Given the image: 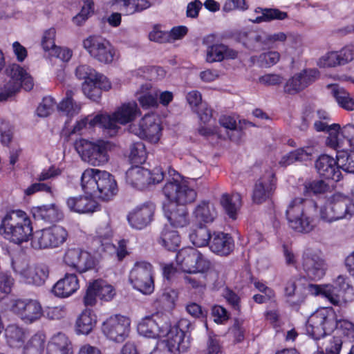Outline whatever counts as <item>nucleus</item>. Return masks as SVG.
<instances>
[{
	"label": "nucleus",
	"instance_id": "nucleus-29",
	"mask_svg": "<svg viewBox=\"0 0 354 354\" xmlns=\"http://www.w3.org/2000/svg\"><path fill=\"white\" fill-rule=\"evenodd\" d=\"M183 177L171 167L167 168L166 183L162 188L165 197L168 200L167 203H172L176 196L179 194L183 183Z\"/></svg>",
	"mask_w": 354,
	"mask_h": 354
},
{
	"label": "nucleus",
	"instance_id": "nucleus-36",
	"mask_svg": "<svg viewBox=\"0 0 354 354\" xmlns=\"http://www.w3.org/2000/svg\"><path fill=\"white\" fill-rule=\"evenodd\" d=\"M1 303L6 306L4 310H42L37 299H12L6 297L1 300Z\"/></svg>",
	"mask_w": 354,
	"mask_h": 354
},
{
	"label": "nucleus",
	"instance_id": "nucleus-12",
	"mask_svg": "<svg viewBox=\"0 0 354 354\" xmlns=\"http://www.w3.org/2000/svg\"><path fill=\"white\" fill-rule=\"evenodd\" d=\"M233 39L252 52L268 49V32L255 30H240L234 32Z\"/></svg>",
	"mask_w": 354,
	"mask_h": 354
},
{
	"label": "nucleus",
	"instance_id": "nucleus-5",
	"mask_svg": "<svg viewBox=\"0 0 354 354\" xmlns=\"http://www.w3.org/2000/svg\"><path fill=\"white\" fill-rule=\"evenodd\" d=\"M319 295L326 298L335 306L342 307L352 300L353 288L350 279L346 275H339L330 284L319 285Z\"/></svg>",
	"mask_w": 354,
	"mask_h": 354
},
{
	"label": "nucleus",
	"instance_id": "nucleus-56",
	"mask_svg": "<svg viewBox=\"0 0 354 354\" xmlns=\"http://www.w3.org/2000/svg\"><path fill=\"white\" fill-rule=\"evenodd\" d=\"M97 297L101 301H110L115 295V288L102 279L94 280Z\"/></svg>",
	"mask_w": 354,
	"mask_h": 354
},
{
	"label": "nucleus",
	"instance_id": "nucleus-2",
	"mask_svg": "<svg viewBox=\"0 0 354 354\" xmlns=\"http://www.w3.org/2000/svg\"><path fill=\"white\" fill-rule=\"evenodd\" d=\"M32 223L27 213L21 209H10L1 217L0 235L10 243L21 245L33 235Z\"/></svg>",
	"mask_w": 354,
	"mask_h": 354
},
{
	"label": "nucleus",
	"instance_id": "nucleus-37",
	"mask_svg": "<svg viewBox=\"0 0 354 354\" xmlns=\"http://www.w3.org/2000/svg\"><path fill=\"white\" fill-rule=\"evenodd\" d=\"M111 4L119 5L120 10L123 12L124 15L142 12L151 6L148 0H112Z\"/></svg>",
	"mask_w": 354,
	"mask_h": 354
},
{
	"label": "nucleus",
	"instance_id": "nucleus-3",
	"mask_svg": "<svg viewBox=\"0 0 354 354\" xmlns=\"http://www.w3.org/2000/svg\"><path fill=\"white\" fill-rule=\"evenodd\" d=\"M353 214V200L338 192L328 197L319 209L321 220L329 223L344 218H350Z\"/></svg>",
	"mask_w": 354,
	"mask_h": 354
},
{
	"label": "nucleus",
	"instance_id": "nucleus-18",
	"mask_svg": "<svg viewBox=\"0 0 354 354\" xmlns=\"http://www.w3.org/2000/svg\"><path fill=\"white\" fill-rule=\"evenodd\" d=\"M315 167L320 177L338 182L342 178L337 158L327 154H321L315 162Z\"/></svg>",
	"mask_w": 354,
	"mask_h": 354
},
{
	"label": "nucleus",
	"instance_id": "nucleus-62",
	"mask_svg": "<svg viewBox=\"0 0 354 354\" xmlns=\"http://www.w3.org/2000/svg\"><path fill=\"white\" fill-rule=\"evenodd\" d=\"M206 275L199 274H188L184 276L185 283L192 288H205L206 287Z\"/></svg>",
	"mask_w": 354,
	"mask_h": 354
},
{
	"label": "nucleus",
	"instance_id": "nucleus-33",
	"mask_svg": "<svg viewBox=\"0 0 354 354\" xmlns=\"http://www.w3.org/2000/svg\"><path fill=\"white\" fill-rule=\"evenodd\" d=\"M199 251L194 248H184L178 250L176 256L177 263L187 274H192V270L197 264Z\"/></svg>",
	"mask_w": 354,
	"mask_h": 354
},
{
	"label": "nucleus",
	"instance_id": "nucleus-34",
	"mask_svg": "<svg viewBox=\"0 0 354 354\" xmlns=\"http://www.w3.org/2000/svg\"><path fill=\"white\" fill-rule=\"evenodd\" d=\"M46 354H73L71 342L64 333H57L48 342Z\"/></svg>",
	"mask_w": 354,
	"mask_h": 354
},
{
	"label": "nucleus",
	"instance_id": "nucleus-30",
	"mask_svg": "<svg viewBox=\"0 0 354 354\" xmlns=\"http://www.w3.org/2000/svg\"><path fill=\"white\" fill-rule=\"evenodd\" d=\"M20 274L26 283L41 286L48 277L49 269L46 265L40 263L34 266H28L21 271Z\"/></svg>",
	"mask_w": 354,
	"mask_h": 354
},
{
	"label": "nucleus",
	"instance_id": "nucleus-11",
	"mask_svg": "<svg viewBox=\"0 0 354 354\" xmlns=\"http://www.w3.org/2000/svg\"><path fill=\"white\" fill-rule=\"evenodd\" d=\"M283 291L288 298L297 295L299 299L293 304L299 306L304 301L307 294L318 296L320 286L310 283L306 277L297 274L292 276L286 281Z\"/></svg>",
	"mask_w": 354,
	"mask_h": 354
},
{
	"label": "nucleus",
	"instance_id": "nucleus-22",
	"mask_svg": "<svg viewBox=\"0 0 354 354\" xmlns=\"http://www.w3.org/2000/svg\"><path fill=\"white\" fill-rule=\"evenodd\" d=\"M303 269L311 280H319L325 275L324 261L312 252H305L302 257Z\"/></svg>",
	"mask_w": 354,
	"mask_h": 354
},
{
	"label": "nucleus",
	"instance_id": "nucleus-41",
	"mask_svg": "<svg viewBox=\"0 0 354 354\" xmlns=\"http://www.w3.org/2000/svg\"><path fill=\"white\" fill-rule=\"evenodd\" d=\"M74 95L73 90H67L65 97L57 105V109L68 118L77 115L81 110V104L73 99Z\"/></svg>",
	"mask_w": 354,
	"mask_h": 354
},
{
	"label": "nucleus",
	"instance_id": "nucleus-61",
	"mask_svg": "<svg viewBox=\"0 0 354 354\" xmlns=\"http://www.w3.org/2000/svg\"><path fill=\"white\" fill-rule=\"evenodd\" d=\"M56 102L51 96H46L37 108V114L39 117H47L54 110Z\"/></svg>",
	"mask_w": 354,
	"mask_h": 354
},
{
	"label": "nucleus",
	"instance_id": "nucleus-59",
	"mask_svg": "<svg viewBox=\"0 0 354 354\" xmlns=\"http://www.w3.org/2000/svg\"><path fill=\"white\" fill-rule=\"evenodd\" d=\"M15 318L22 324H31L43 317V311H13Z\"/></svg>",
	"mask_w": 354,
	"mask_h": 354
},
{
	"label": "nucleus",
	"instance_id": "nucleus-43",
	"mask_svg": "<svg viewBox=\"0 0 354 354\" xmlns=\"http://www.w3.org/2000/svg\"><path fill=\"white\" fill-rule=\"evenodd\" d=\"M7 344L12 348L21 347L26 339V333L24 328L16 324H10L5 330Z\"/></svg>",
	"mask_w": 354,
	"mask_h": 354
},
{
	"label": "nucleus",
	"instance_id": "nucleus-8",
	"mask_svg": "<svg viewBox=\"0 0 354 354\" xmlns=\"http://www.w3.org/2000/svg\"><path fill=\"white\" fill-rule=\"evenodd\" d=\"M83 46L94 59L104 64H111L118 59L119 53L106 39L90 35L83 41Z\"/></svg>",
	"mask_w": 354,
	"mask_h": 354
},
{
	"label": "nucleus",
	"instance_id": "nucleus-38",
	"mask_svg": "<svg viewBox=\"0 0 354 354\" xmlns=\"http://www.w3.org/2000/svg\"><path fill=\"white\" fill-rule=\"evenodd\" d=\"M100 170L97 169L88 168L84 170L81 176V186L83 192L90 196H95L97 189V178L99 176Z\"/></svg>",
	"mask_w": 354,
	"mask_h": 354
},
{
	"label": "nucleus",
	"instance_id": "nucleus-54",
	"mask_svg": "<svg viewBox=\"0 0 354 354\" xmlns=\"http://www.w3.org/2000/svg\"><path fill=\"white\" fill-rule=\"evenodd\" d=\"M153 318L159 328L161 335H165L171 328L174 320H171V311H156L153 314Z\"/></svg>",
	"mask_w": 354,
	"mask_h": 354
},
{
	"label": "nucleus",
	"instance_id": "nucleus-24",
	"mask_svg": "<svg viewBox=\"0 0 354 354\" xmlns=\"http://www.w3.org/2000/svg\"><path fill=\"white\" fill-rule=\"evenodd\" d=\"M209 247L214 254L221 257H227L234 251V241L228 233L214 232Z\"/></svg>",
	"mask_w": 354,
	"mask_h": 354
},
{
	"label": "nucleus",
	"instance_id": "nucleus-10",
	"mask_svg": "<svg viewBox=\"0 0 354 354\" xmlns=\"http://www.w3.org/2000/svg\"><path fill=\"white\" fill-rule=\"evenodd\" d=\"M131 318L121 313H116L107 317L101 325L102 334L109 340L122 342L129 336Z\"/></svg>",
	"mask_w": 354,
	"mask_h": 354
},
{
	"label": "nucleus",
	"instance_id": "nucleus-39",
	"mask_svg": "<svg viewBox=\"0 0 354 354\" xmlns=\"http://www.w3.org/2000/svg\"><path fill=\"white\" fill-rule=\"evenodd\" d=\"M158 242L169 251H175L180 246V236L178 231L165 225L162 229Z\"/></svg>",
	"mask_w": 354,
	"mask_h": 354
},
{
	"label": "nucleus",
	"instance_id": "nucleus-25",
	"mask_svg": "<svg viewBox=\"0 0 354 354\" xmlns=\"http://www.w3.org/2000/svg\"><path fill=\"white\" fill-rule=\"evenodd\" d=\"M66 205L70 211L80 214H93L100 209V205L93 196H71L67 198Z\"/></svg>",
	"mask_w": 354,
	"mask_h": 354
},
{
	"label": "nucleus",
	"instance_id": "nucleus-46",
	"mask_svg": "<svg viewBox=\"0 0 354 354\" xmlns=\"http://www.w3.org/2000/svg\"><path fill=\"white\" fill-rule=\"evenodd\" d=\"M196 198V191L189 186L188 181L184 179L180 193L176 196L172 203L186 206L193 203Z\"/></svg>",
	"mask_w": 354,
	"mask_h": 354
},
{
	"label": "nucleus",
	"instance_id": "nucleus-27",
	"mask_svg": "<svg viewBox=\"0 0 354 354\" xmlns=\"http://www.w3.org/2000/svg\"><path fill=\"white\" fill-rule=\"evenodd\" d=\"M193 221L198 225H205L212 223L216 218V208L209 201L203 200L194 207L192 213Z\"/></svg>",
	"mask_w": 354,
	"mask_h": 354
},
{
	"label": "nucleus",
	"instance_id": "nucleus-9",
	"mask_svg": "<svg viewBox=\"0 0 354 354\" xmlns=\"http://www.w3.org/2000/svg\"><path fill=\"white\" fill-rule=\"evenodd\" d=\"M129 281L134 289L142 294H151L155 286L153 266L145 261H136L130 271Z\"/></svg>",
	"mask_w": 354,
	"mask_h": 354
},
{
	"label": "nucleus",
	"instance_id": "nucleus-4",
	"mask_svg": "<svg viewBox=\"0 0 354 354\" xmlns=\"http://www.w3.org/2000/svg\"><path fill=\"white\" fill-rule=\"evenodd\" d=\"M74 147L84 161L93 166H100L109 161L108 151L111 148V144L103 140L94 142L80 138L75 142Z\"/></svg>",
	"mask_w": 354,
	"mask_h": 354
},
{
	"label": "nucleus",
	"instance_id": "nucleus-21",
	"mask_svg": "<svg viewBox=\"0 0 354 354\" xmlns=\"http://www.w3.org/2000/svg\"><path fill=\"white\" fill-rule=\"evenodd\" d=\"M98 174L95 196L104 201H111L118 192L115 177L106 171H100Z\"/></svg>",
	"mask_w": 354,
	"mask_h": 354
},
{
	"label": "nucleus",
	"instance_id": "nucleus-26",
	"mask_svg": "<svg viewBox=\"0 0 354 354\" xmlns=\"http://www.w3.org/2000/svg\"><path fill=\"white\" fill-rule=\"evenodd\" d=\"M31 212L35 219L41 220L47 223H59L64 218L63 211L55 203L32 207Z\"/></svg>",
	"mask_w": 354,
	"mask_h": 354
},
{
	"label": "nucleus",
	"instance_id": "nucleus-15",
	"mask_svg": "<svg viewBox=\"0 0 354 354\" xmlns=\"http://www.w3.org/2000/svg\"><path fill=\"white\" fill-rule=\"evenodd\" d=\"M319 76L320 73L317 68L304 69L288 80L283 91L289 95L299 93L317 80Z\"/></svg>",
	"mask_w": 354,
	"mask_h": 354
},
{
	"label": "nucleus",
	"instance_id": "nucleus-53",
	"mask_svg": "<svg viewBox=\"0 0 354 354\" xmlns=\"http://www.w3.org/2000/svg\"><path fill=\"white\" fill-rule=\"evenodd\" d=\"M147 158V151L145 144L141 142H136L130 146L129 160L131 164L142 165Z\"/></svg>",
	"mask_w": 354,
	"mask_h": 354
},
{
	"label": "nucleus",
	"instance_id": "nucleus-13",
	"mask_svg": "<svg viewBox=\"0 0 354 354\" xmlns=\"http://www.w3.org/2000/svg\"><path fill=\"white\" fill-rule=\"evenodd\" d=\"M5 74L10 80L0 89V102L8 100L20 91L21 79L27 71L17 64H11L6 67Z\"/></svg>",
	"mask_w": 354,
	"mask_h": 354
},
{
	"label": "nucleus",
	"instance_id": "nucleus-1",
	"mask_svg": "<svg viewBox=\"0 0 354 354\" xmlns=\"http://www.w3.org/2000/svg\"><path fill=\"white\" fill-rule=\"evenodd\" d=\"M328 185L323 180H313L304 184V197L292 198L286 210V216L289 227L300 233H309L315 227L317 216V203L308 198L310 193L319 194L325 193Z\"/></svg>",
	"mask_w": 354,
	"mask_h": 354
},
{
	"label": "nucleus",
	"instance_id": "nucleus-44",
	"mask_svg": "<svg viewBox=\"0 0 354 354\" xmlns=\"http://www.w3.org/2000/svg\"><path fill=\"white\" fill-rule=\"evenodd\" d=\"M241 201V198L239 194H222L220 199V203L224 209L225 213L232 220H236L237 218L238 210L239 209Z\"/></svg>",
	"mask_w": 354,
	"mask_h": 354
},
{
	"label": "nucleus",
	"instance_id": "nucleus-48",
	"mask_svg": "<svg viewBox=\"0 0 354 354\" xmlns=\"http://www.w3.org/2000/svg\"><path fill=\"white\" fill-rule=\"evenodd\" d=\"M314 153L313 147H304L293 150L283 156L282 160L284 163L290 164L295 161H308L312 160Z\"/></svg>",
	"mask_w": 354,
	"mask_h": 354
},
{
	"label": "nucleus",
	"instance_id": "nucleus-52",
	"mask_svg": "<svg viewBox=\"0 0 354 354\" xmlns=\"http://www.w3.org/2000/svg\"><path fill=\"white\" fill-rule=\"evenodd\" d=\"M178 299V292L176 290L167 288L157 298V301L163 310H174L176 306Z\"/></svg>",
	"mask_w": 354,
	"mask_h": 354
},
{
	"label": "nucleus",
	"instance_id": "nucleus-28",
	"mask_svg": "<svg viewBox=\"0 0 354 354\" xmlns=\"http://www.w3.org/2000/svg\"><path fill=\"white\" fill-rule=\"evenodd\" d=\"M111 88V84L108 78L103 75L88 82H83L82 89L84 94L93 102H99L101 99L102 91H109Z\"/></svg>",
	"mask_w": 354,
	"mask_h": 354
},
{
	"label": "nucleus",
	"instance_id": "nucleus-51",
	"mask_svg": "<svg viewBox=\"0 0 354 354\" xmlns=\"http://www.w3.org/2000/svg\"><path fill=\"white\" fill-rule=\"evenodd\" d=\"M332 93L341 108L349 111L354 110V99L346 90L336 87L333 89Z\"/></svg>",
	"mask_w": 354,
	"mask_h": 354
},
{
	"label": "nucleus",
	"instance_id": "nucleus-19",
	"mask_svg": "<svg viewBox=\"0 0 354 354\" xmlns=\"http://www.w3.org/2000/svg\"><path fill=\"white\" fill-rule=\"evenodd\" d=\"M155 209V205L151 202L137 206L127 216L129 225L136 230L144 229L152 221Z\"/></svg>",
	"mask_w": 354,
	"mask_h": 354
},
{
	"label": "nucleus",
	"instance_id": "nucleus-7",
	"mask_svg": "<svg viewBox=\"0 0 354 354\" xmlns=\"http://www.w3.org/2000/svg\"><path fill=\"white\" fill-rule=\"evenodd\" d=\"M67 230L59 225H53L36 230L31 239L34 249H54L62 246L68 239Z\"/></svg>",
	"mask_w": 354,
	"mask_h": 354
},
{
	"label": "nucleus",
	"instance_id": "nucleus-32",
	"mask_svg": "<svg viewBox=\"0 0 354 354\" xmlns=\"http://www.w3.org/2000/svg\"><path fill=\"white\" fill-rule=\"evenodd\" d=\"M149 176V169L139 166L131 167L126 172V182L132 187L142 190L148 186Z\"/></svg>",
	"mask_w": 354,
	"mask_h": 354
},
{
	"label": "nucleus",
	"instance_id": "nucleus-60",
	"mask_svg": "<svg viewBox=\"0 0 354 354\" xmlns=\"http://www.w3.org/2000/svg\"><path fill=\"white\" fill-rule=\"evenodd\" d=\"M75 75L79 80H84V82H88L102 75L97 73L95 69L88 65H80L75 70Z\"/></svg>",
	"mask_w": 354,
	"mask_h": 354
},
{
	"label": "nucleus",
	"instance_id": "nucleus-14",
	"mask_svg": "<svg viewBox=\"0 0 354 354\" xmlns=\"http://www.w3.org/2000/svg\"><path fill=\"white\" fill-rule=\"evenodd\" d=\"M184 325L188 326L189 322L186 319H180L177 324L165 333L166 339L162 340L173 351L174 354L184 353L190 346L189 337H187L186 333L180 328V326Z\"/></svg>",
	"mask_w": 354,
	"mask_h": 354
},
{
	"label": "nucleus",
	"instance_id": "nucleus-20",
	"mask_svg": "<svg viewBox=\"0 0 354 354\" xmlns=\"http://www.w3.org/2000/svg\"><path fill=\"white\" fill-rule=\"evenodd\" d=\"M342 134L349 142L353 150L337 151V158L339 161L340 169L348 173L354 174V125L348 124L345 126Z\"/></svg>",
	"mask_w": 354,
	"mask_h": 354
},
{
	"label": "nucleus",
	"instance_id": "nucleus-63",
	"mask_svg": "<svg viewBox=\"0 0 354 354\" xmlns=\"http://www.w3.org/2000/svg\"><path fill=\"white\" fill-rule=\"evenodd\" d=\"M158 91L153 93L149 92L141 95L138 100L143 109H149L158 107Z\"/></svg>",
	"mask_w": 354,
	"mask_h": 354
},
{
	"label": "nucleus",
	"instance_id": "nucleus-57",
	"mask_svg": "<svg viewBox=\"0 0 354 354\" xmlns=\"http://www.w3.org/2000/svg\"><path fill=\"white\" fill-rule=\"evenodd\" d=\"M97 260L88 251L83 250L80 258V262L77 263L75 270L80 273H84L89 270H93L96 268Z\"/></svg>",
	"mask_w": 354,
	"mask_h": 354
},
{
	"label": "nucleus",
	"instance_id": "nucleus-16",
	"mask_svg": "<svg viewBox=\"0 0 354 354\" xmlns=\"http://www.w3.org/2000/svg\"><path fill=\"white\" fill-rule=\"evenodd\" d=\"M277 188V178L274 172L266 171L254 183L252 199L256 204H262L272 198Z\"/></svg>",
	"mask_w": 354,
	"mask_h": 354
},
{
	"label": "nucleus",
	"instance_id": "nucleus-64",
	"mask_svg": "<svg viewBox=\"0 0 354 354\" xmlns=\"http://www.w3.org/2000/svg\"><path fill=\"white\" fill-rule=\"evenodd\" d=\"M205 354H223L221 341L216 335L209 334Z\"/></svg>",
	"mask_w": 354,
	"mask_h": 354
},
{
	"label": "nucleus",
	"instance_id": "nucleus-6",
	"mask_svg": "<svg viewBox=\"0 0 354 354\" xmlns=\"http://www.w3.org/2000/svg\"><path fill=\"white\" fill-rule=\"evenodd\" d=\"M308 323L312 326L310 335L315 339H319L326 335V330H333L339 326L348 330L354 331V325L348 321H338L335 311H315L309 317Z\"/></svg>",
	"mask_w": 354,
	"mask_h": 354
},
{
	"label": "nucleus",
	"instance_id": "nucleus-31",
	"mask_svg": "<svg viewBox=\"0 0 354 354\" xmlns=\"http://www.w3.org/2000/svg\"><path fill=\"white\" fill-rule=\"evenodd\" d=\"M80 288L79 279L75 274L66 273L53 287V292L57 297L65 298L72 295Z\"/></svg>",
	"mask_w": 354,
	"mask_h": 354
},
{
	"label": "nucleus",
	"instance_id": "nucleus-55",
	"mask_svg": "<svg viewBox=\"0 0 354 354\" xmlns=\"http://www.w3.org/2000/svg\"><path fill=\"white\" fill-rule=\"evenodd\" d=\"M288 17L286 12L280 10L278 8H266L263 15L257 16L254 20H252L254 24H261L262 22H270L273 20H283Z\"/></svg>",
	"mask_w": 354,
	"mask_h": 354
},
{
	"label": "nucleus",
	"instance_id": "nucleus-42",
	"mask_svg": "<svg viewBox=\"0 0 354 354\" xmlns=\"http://www.w3.org/2000/svg\"><path fill=\"white\" fill-rule=\"evenodd\" d=\"M138 113H140L137 104L135 102L123 104L114 112V116L119 124H126L133 122Z\"/></svg>",
	"mask_w": 354,
	"mask_h": 354
},
{
	"label": "nucleus",
	"instance_id": "nucleus-47",
	"mask_svg": "<svg viewBox=\"0 0 354 354\" xmlns=\"http://www.w3.org/2000/svg\"><path fill=\"white\" fill-rule=\"evenodd\" d=\"M112 236L113 230L111 225L105 223L97 228L94 241L100 245L102 250L105 251L109 248H115V245L110 243Z\"/></svg>",
	"mask_w": 354,
	"mask_h": 354
},
{
	"label": "nucleus",
	"instance_id": "nucleus-23",
	"mask_svg": "<svg viewBox=\"0 0 354 354\" xmlns=\"http://www.w3.org/2000/svg\"><path fill=\"white\" fill-rule=\"evenodd\" d=\"M163 211L171 225L174 227H183L189 223V214L185 206L174 203H165Z\"/></svg>",
	"mask_w": 354,
	"mask_h": 354
},
{
	"label": "nucleus",
	"instance_id": "nucleus-45",
	"mask_svg": "<svg viewBox=\"0 0 354 354\" xmlns=\"http://www.w3.org/2000/svg\"><path fill=\"white\" fill-rule=\"evenodd\" d=\"M138 331L140 335L147 338L156 339L161 335L152 314L142 319L138 325Z\"/></svg>",
	"mask_w": 354,
	"mask_h": 354
},
{
	"label": "nucleus",
	"instance_id": "nucleus-49",
	"mask_svg": "<svg viewBox=\"0 0 354 354\" xmlns=\"http://www.w3.org/2000/svg\"><path fill=\"white\" fill-rule=\"evenodd\" d=\"M189 239L196 247L209 246L212 234L205 225H198V227L189 234Z\"/></svg>",
	"mask_w": 354,
	"mask_h": 354
},
{
	"label": "nucleus",
	"instance_id": "nucleus-35",
	"mask_svg": "<svg viewBox=\"0 0 354 354\" xmlns=\"http://www.w3.org/2000/svg\"><path fill=\"white\" fill-rule=\"evenodd\" d=\"M237 52L223 44H213L207 49L206 61L209 63L221 62L225 59H234Z\"/></svg>",
	"mask_w": 354,
	"mask_h": 354
},
{
	"label": "nucleus",
	"instance_id": "nucleus-17",
	"mask_svg": "<svg viewBox=\"0 0 354 354\" xmlns=\"http://www.w3.org/2000/svg\"><path fill=\"white\" fill-rule=\"evenodd\" d=\"M162 127L159 117L154 113L145 114L139 122L138 136L150 143H158L162 136Z\"/></svg>",
	"mask_w": 354,
	"mask_h": 354
},
{
	"label": "nucleus",
	"instance_id": "nucleus-58",
	"mask_svg": "<svg viewBox=\"0 0 354 354\" xmlns=\"http://www.w3.org/2000/svg\"><path fill=\"white\" fill-rule=\"evenodd\" d=\"M151 341L144 339L140 341L138 345L133 342H127L122 347L121 354H147L149 349L147 346Z\"/></svg>",
	"mask_w": 354,
	"mask_h": 354
},
{
	"label": "nucleus",
	"instance_id": "nucleus-40",
	"mask_svg": "<svg viewBox=\"0 0 354 354\" xmlns=\"http://www.w3.org/2000/svg\"><path fill=\"white\" fill-rule=\"evenodd\" d=\"M97 322L95 311H82L76 320V331L78 334H89Z\"/></svg>",
	"mask_w": 354,
	"mask_h": 354
},
{
	"label": "nucleus",
	"instance_id": "nucleus-50",
	"mask_svg": "<svg viewBox=\"0 0 354 354\" xmlns=\"http://www.w3.org/2000/svg\"><path fill=\"white\" fill-rule=\"evenodd\" d=\"M46 342V335L42 333L35 334L24 348V354H42Z\"/></svg>",
	"mask_w": 354,
	"mask_h": 354
}]
</instances>
